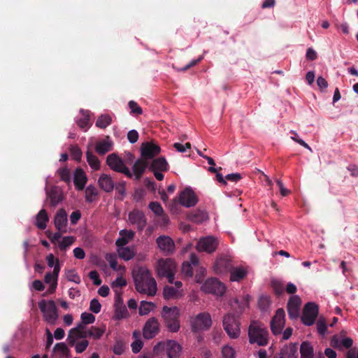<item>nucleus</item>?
Instances as JSON below:
<instances>
[{
  "instance_id": "obj_47",
  "label": "nucleus",
  "mask_w": 358,
  "mask_h": 358,
  "mask_svg": "<svg viewBox=\"0 0 358 358\" xmlns=\"http://www.w3.org/2000/svg\"><path fill=\"white\" fill-rule=\"evenodd\" d=\"M70 153L72 158L78 162H80L82 157V151L78 145H71L70 147Z\"/></svg>"
},
{
  "instance_id": "obj_14",
  "label": "nucleus",
  "mask_w": 358,
  "mask_h": 358,
  "mask_svg": "<svg viewBox=\"0 0 358 358\" xmlns=\"http://www.w3.org/2000/svg\"><path fill=\"white\" fill-rule=\"evenodd\" d=\"M232 259L229 256H221L215 261L213 269L216 273L222 274L229 272L233 268Z\"/></svg>"
},
{
  "instance_id": "obj_50",
  "label": "nucleus",
  "mask_w": 358,
  "mask_h": 358,
  "mask_svg": "<svg viewBox=\"0 0 358 358\" xmlns=\"http://www.w3.org/2000/svg\"><path fill=\"white\" fill-rule=\"evenodd\" d=\"M271 286L275 294L280 295L283 293L285 288L283 284L280 281L276 280H272Z\"/></svg>"
},
{
  "instance_id": "obj_30",
  "label": "nucleus",
  "mask_w": 358,
  "mask_h": 358,
  "mask_svg": "<svg viewBox=\"0 0 358 358\" xmlns=\"http://www.w3.org/2000/svg\"><path fill=\"white\" fill-rule=\"evenodd\" d=\"M113 148V143L109 141V137L107 136L106 140H101L96 143L95 150L99 155H104Z\"/></svg>"
},
{
  "instance_id": "obj_49",
  "label": "nucleus",
  "mask_w": 358,
  "mask_h": 358,
  "mask_svg": "<svg viewBox=\"0 0 358 358\" xmlns=\"http://www.w3.org/2000/svg\"><path fill=\"white\" fill-rule=\"evenodd\" d=\"M316 325H317V329L318 333L320 335H324L327 331V326L325 319L322 317H320L316 323Z\"/></svg>"
},
{
  "instance_id": "obj_10",
  "label": "nucleus",
  "mask_w": 358,
  "mask_h": 358,
  "mask_svg": "<svg viewBox=\"0 0 358 358\" xmlns=\"http://www.w3.org/2000/svg\"><path fill=\"white\" fill-rule=\"evenodd\" d=\"M160 151L161 148L157 144L150 142L143 143L141 148V158L150 162L160 153Z\"/></svg>"
},
{
  "instance_id": "obj_46",
  "label": "nucleus",
  "mask_w": 358,
  "mask_h": 358,
  "mask_svg": "<svg viewBox=\"0 0 358 358\" xmlns=\"http://www.w3.org/2000/svg\"><path fill=\"white\" fill-rule=\"evenodd\" d=\"M149 208L156 215H162L164 213V210L159 202L152 201L149 203Z\"/></svg>"
},
{
  "instance_id": "obj_58",
  "label": "nucleus",
  "mask_w": 358,
  "mask_h": 358,
  "mask_svg": "<svg viewBox=\"0 0 358 358\" xmlns=\"http://www.w3.org/2000/svg\"><path fill=\"white\" fill-rule=\"evenodd\" d=\"M124 345L121 341H117L113 346V351L117 355H121L124 352Z\"/></svg>"
},
{
  "instance_id": "obj_7",
  "label": "nucleus",
  "mask_w": 358,
  "mask_h": 358,
  "mask_svg": "<svg viewBox=\"0 0 358 358\" xmlns=\"http://www.w3.org/2000/svg\"><path fill=\"white\" fill-rule=\"evenodd\" d=\"M38 308L42 312L45 320L48 323L50 324H55L58 318V313L54 301L50 300L47 301L45 299H42L38 302Z\"/></svg>"
},
{
  "instance_id": "obj_41",
  "label": "nucleus",
  "mask_w": 358,
  "mask_h": 358,
  "mask_svg": "<svg viewBox=\"0 0 358 358\" xmlns=\"http://www.w3.org/2000/svg\"><path fill=\"white\" fill-rule=\"evenodd\" d=\"M57 174L62 181L66 183L71 182V173L66 167H63L58 169Z\"/></svg>"
},
{
  "instance_id": "obj_28",
  "label": "nucleus",
  "mask_w": 358,
  "mask_h": 358,
  "mask_svg": "<svg viewBox=\"0 0 358 358\" xmlns=\"http://www.w3.org/2000/svg\"><path fill=\"white\" fill-rule=\"evenodd\" d=\"M149 169L150 171H167L169 164L166 159L161 157L152 160L151 164H149Z\"/></svg>"
},
{
  "instance_id": "obj_9",
  "label": "nucleus",
  "mask_w": 358,
  "mask_h": 358,
  "mask_svg": "<svg viewBox=\"0 0 358 358\" xmlns=\"http://www.w3.org/2000/svg\"><path fill=\"white\" fill-rule=\"evenodd\" d=\"M319 307L313 302L307 303L303 310L301 322L306 326H311L318 315Z\"/></svg>"
},
{
  "instance_id": "obj_56",
  "label": "nucleus",
  "mask_w": 358,
  "mask_h": 358,
  "mask_svg": "<svg viewBox=\"0 0 358 358\" xmlns=\"http://www.w3.org/2000/svg\"><path fill=\"white\" fill-rule=\"evenodd\" d=\"M89 345V342L87 340H83L78 343H75V348L77 353H82L84 352Z\"/></svg>"
},
{
  "instance_id": "obj_17",
  "label": "nucleus",
  "mask_w": 358,
  "mask_h": 358,
  "mask_svg": "<svg viewBox=\"0 0 358 358\" xmlns=\"http://www.w3.org/2000/svg\"><path fill=\"white\" fill-rule=\"evenodd\" d=\"M176 264L175 262L171 259H161L158 262L157 271L161 277L167 275V274L176 272Z\"/></svg>"
},
{
  "instance_id": "obj_4",
  "label": "nucleus",
  "mask_w": 358,
  "mask_h": 358,
  "mask_svg": "<svg viewBox=\"0 0 358 358\" xmlns=\"http://www.w3.org/2000/svg\"><path fill=\"white\" fill-rule=\"evenodd\" d=\"M238 315L228 313L222 320V326L228 336L231 339L238 338L241 334V322Z\"/></svg>"
},
{
  "instance_id": "obj_15",
  "label": "nucleus",
  "mask_w": 358,
  "mask_h": 358,
  "mask_svg": "<svg viewBox=\"0 0 358 358\" xmlns=\"http://www.w3.org/2000/svg\"><path fill=\"white\" fill-rule=\"evenodd\" d=\"M217 245L218 242L216 238L213 236H207L199 241L196 249L199 252L212 253L216 250Z\"/></svg>"
},
{
  "instance_id": "obj_45",
  "label": "nucleus",
  "mask_w": 358,
  "mask_h": 358,
  "mask_svg": "<svg viewBox=\"0 0 358 358\" xmlns=\"http://www.w3.org/2000/svg\"><path fill=\"white\" fill-rule=\"evenodd\" d=\"M75 241V238L73 236L64 237L62 241L59 243V247L62 250H66Z\"/></svg>"
},
{
  "instance_id": "obj_2",
  "label": "nucleus",
  "mask_w": 358,
  "mask_h": 358,
  "mask_svg": "<svg viewBox=\"0 0 358 358\" xmlns=\"http://www.w3.org/2000/svg\"><path fill=\"white\" fill-rule=\"evenodd\" d=\"M248 338L250 344L266 346L268 343V331L257 321H252L248 327Z\"/></svg>"
},
{
  "instance_id": "obj_52",
  "label": "nucleus",
  "mask_w": 358,
  "mask_h": 358,
  "mask_svg": "<svg viewBox=\"0 0 358 358\" xmlns=\"http://www.w3.org/2000/svg\"><path fill=\"white\" fill-rule=\"evenodd\" d=\"M126 182L125 181H121L116 185H115V188L117 191V192L121 196V198H120L121 200L123 199L124 196L126 194Z\"/></svg>"
},
{
  "instance_id": "obj_34",
  "label": "nucleus",
  "mask_w": 358,
  "mask_h": 358,
  "mask_svg": "<svg viewBox=\"0 0 358 358\" xmlns=\"http://www.w3.org/2000/svg\"><path fill=\"white\" fill-rule=\"evenodd\" d=\"M163 296L165 299H178L182 296L181 291L171 286L166 285L164 287Z\"/></svg>"
},
{
  "instance_id": "obj_18",
  "label": "nucleus",
  "mask_w": 358,
  "mask_h": 358,
  "mask_svg": "<svg viewBox=\"0 0 358 358\" xmlns=\"http://www.w3.org/2000/svg\"><path fill=\"white\" fill-rule=\"evenodd\" d=\"M129 220L132 224H136L139 231H143L147 224L144 213L137 210L129 213Z\"/></svg>"
},
{
  "instance_id": "obj_32",
  "label": "nucleus",
  "mask_w": 358,
  "mask_h": 358,
  "mask_svg": "<svg viewBox=\"0 0 358 358\" xmlns=\"http://www.w3.org/2000/svg\"><path fill=\"white\" fill-rule=\"evenodd\" d=\"M36 226L40 229H45L49 221V217L45 209L41 210L36 217Z\"/></svg>"
},
{
  "instance_id": "obj_53",
  "label": "nucleus",
  "mask_w": 358,
  "mask_h": 358,
  "mask_svg": "<svg viewBox=\"0 0 358 358\" xmlns=\"http://www.w3.org/2000/svg\"><path fill=\"white\" fill-rule=\"evenodd\" d=\"M131 113L136 115H141L143 113L142 108L134 101H130L128 103Z\"/></svg>"
},
{
  "instance_id": "obj_23",
  "label": "nucleus",
  "mask_w": 358,
  "mask_h": 358,
  "mask_svg": "<svg viewBox=\"0 0 358 358\" xmlns=\"http://www.w3.org/2000/svg\"><path fill=\"white\" fill-rule=\"evenodd\" d=\"M156 242L160 250L167 252L168 254H171L173 252L175 249V243L170 237L166 236H160L157 238Z\"/></svg>"
},
{
  "instance_id": "obj_31",
  "label": "nucleus",
  "mask_w": 358,
  "mask_h": 358,
  "mask_svg": "<svg viewBox=\"0 0 358 358\" xmlns=\"http://www.w3.org/2000/svg\"><path fill=\"white\" fill-rule=\"evenodd\" d=\"M88 336L87 331H79L77 329H71L69 331L67 341L69 345L73 346L77 338H86Z\"/></svg>"
},
{
  "instance_id": "obj_51",
  "label": "nucleus",
  "mask_w": 358,
  "mask_h": 358,
  "mask_svg": "<svg viewBox=\"0 0 358 358\" xmlns=\"http://www.w3.org/2000/svg\"><path fill=\"white\" fill-rule=\"evenodd\" d=\"M80 317L83 323L86 324H92L95 321V316L86 312L82 313Z\"/></svg>"
},
{
  "instance_id": "obj_55",
  "label": "nucleus",
  "mask_w": 358,
  "mask_h": 358,
  "mask_svg": "<svg viewBox=\"0 0 358 358\" xmlns=\"http://www.w3.org/2000/svg\"><path fill=\"white\" fill-rule=\"evenodd\" d=\"M106 259L109 262L111 268H113V270H117V262L116 260L115 255L112 253L107 254Z\"/></svg>"
},
{
  "instance_id": "obj_27",
  "label": "nucleus",
  "mask_w": 358,
  "mask_h": 358,
  "mask_svg": "<svg viewBox=\"0 0 358 358\" xmlns=\"http://www.w3.org/2000/svg\"><path fill=\"white\" fill-rule=\"evenodd\" d=\"M208 218L206 211L201 209H196L187 215V219L194 223L199 224Z\"/></svg>"
},
{
  "instance_id": "obj_44",
  "label": "nucleus",
  "mask_w": 358,
  "mask_h": 358,
  "mask_svg": "<svg viewBox=\"0 0 358 358\" xmlns=\"http://www.w3.org/2000/svg\"><path fill=\"white\" fill-rule=\"evenodd\" d=\"M234 349L229 345H224L222 349V358H235Z\"/></svg>"
},
{
  "instance_id": "obj_12",
  "label": "nucleus",
  "mask_w": 358,
  "mask_h": 358,
  "mask_svg": "<svg viewBox=\"0 0 358 358\" xmlns=\"http://www.w3.org/2000/svg\"><path fill=\"white\" fill-rule=\"evenodd\" d=\"M159 331V324L155 317L148 319L143 328V336L145 339H152Z\"/></svg>"
},
{
  "instance_id": "obj_43",
  "label": "nucleus",
  "mask_w": 358,
  "mask_h": 358,
  "mask_svg": "<svg viewBox=\"0 0 358 358\" xmlns=\"http://www.w3.org/2000/svg\"><path fill=\"white\" fill-rule=\"evenodd\" d=\"M104 333V329L92 327L90 329L87 331L88 336L92 337L94 339L100 338Z\"/></svg>"
},
{
  "instance_id": "obj_19",
  "label": "nucleus",
  "mask_w": 358,
  "mask_h": 358,
  "mask_svg": "<svg viewBox=\"0 0 358 358\" xmlns=\"http://www.w3.org/2000/svg\"><path fill=\"white\" fill-rule=\"evenodd\" d=\"M250 296L248 294L239 298H233L229 301L230 306L236 311V315H241L245 308L249 306Z\"/></svg>"
},
{
  "instance_id": "obj_35",
  "label": "nucleus",
  "mask_w": 358,
  "mask_h": 358,
  "mask_svg": "<svg viewBox=\"0 0 358 358\" xmlns=\"http://www.w3.org/2000/svg\"><path fill=\"white\" fill-rule=\"evenodd\" d=\"M47 194L48 198L50 199V203L53 206L62 201V193L57 187L51 189Z\"/></svg>"
},
{
  "instance_id": "obj_22",
  "label": "nucleus",
  "mask_w": 358,
  "mask_h": 358,
  "mask_svg": "<svg viewBox=\"0 0 358 358\" xmlns=\"http://www.w3.org/2000/svg\"><path fill=\"white\" fill-rule=\"evenodd\" d=\"M149 162H145L142 158H138L132 166L133 178L136 180H139L145 173L146 169L149 167Z\"/></svg>"
},
{
  "instance_id": "obj_54",
  "label": "nucleus",
  "mask_w": 358,
  "mask_h": 358,
  "mask_svg": "<svg viewBox=\"0 0 358 358\" xmlns=\"http://www.w3.org/2000/svg\"><path fill=\"white\" fill-rule=\"evenodd\" d=\"M101 305L99 303V300L96 299H93L90 301V310L94 313H99L101 311Z\"/></svg>"
},
{
  "instance_id": "obj_57",
  "label": "nucleus",
  "mask_w": 358,
  "mask_h": 358,
  "mask_svg": "<svg viewBox=\"0 0 358 358\" xmlns=\"http://www.w3.org/2000/svg\"><path fill=\"white\" fill-rule=\"evenodd\" d=\"M132 352L135 354L139 352L143 346L141 339L135 340L131 345Z\"/></svg>"
},
{
  "instance_id": "obj_6",
  "label": "nucleus",
  "mask_w": 358,
  "mask_h": 358,
  "mask_svg": "<svg viewBox=\"0 0 358 358\" xmlns=\"http://www.w3.org/2000/svg\"><path fill=\"white\" fill-rule=\"evenodd\" d=\"M106 164L113 171L123 173L129 178H133L132 172L126 166L122 159L116 153H111L107 156Z\"/></svg>"
},
{
  "instance_id": "obj_3",
  "label": "nucleus",
  "mask_w": 358,
  "mask_h": 358,
  "mask_svg": "<svg viewBox=\"0 0 358 358\" xmlns=\"http://www.w3.org/2000/svg\"><path fill=\"white\" fill-rule=\"evenodd\" d=\"M161 316L169 331L176 333L179 331L180 328V310L176 306H163Z\"/></svg>"
},
{
  "instance_id": "obj_64",
  "label": "nucleus",
  "mask_w": 358,
  "mask_h": 358,
  "mask_svg": "<svg viewBox=\"0 0 358 358\" xmlns=\"http://www.w3.org/2000/svg\"><path fill=\"white\" fill-rule=\"evenodd\" d=\"M54 350L61 352L65 355L69 352V348L64 343H59L55 345Z\"/></svg>"
},
{
  "instance_id": "obj_63",
  "label": "nucleus",
  "mask_w": 358,
  "mask_h": 358,
  "mask_svg": "<svg viewBox=\"0 0 358 358\" xmlns=\"http://www.w3.org/2000/svg\"><path fill=\"white\" fill-rule=\"evenodd\" d=\"M81 217V213L80 210H77L73 211L70 215V221L72 224H76L78 223L79 220Z\"/></svg>"
},
{
  "instance_id": "obj_40",
  "label": "nucleus",
  "mask_w": 358,
  "mask_h": 358,
  "mask_svg": "<svg viewBox=\"0 0 358 358\" xmlns=\"http://www.w3.org/2000/svg\"><path fill=\"white\" fill-rule=\"evenodd\" d=\"M98 192L94 186L90 185L85 189V200L87 202L91 203L97 196Z\"/></svg>"
},
{
  "instance_id": "obj_24",
  "label": "nucleus",
  "mask_w": 358,
  "mask_h": 358,
  "mask_svg": "<svg viewBox=\"0 0 358 358\" xmlns=\"http://www.w3.org/2000/svg\"><path fill=\"white\" fill-rule=\"evenodd\" d=\"M199 264V259L196 255L192 254L189 257V261L184 262L182 265V273L187 277H192L193 267Z\"/></svg>"
},
{
  "instance_id": "obj_38",
  "label": "nucleus",
  "mask_w": 358,
  "mask_h": 358,
  "mask_svg": "<svg viewBox=\"0 0 358 358\" xmlns=\"http://www.w3.org/2000/svg\"><path fill=\"white\" fill-rule=\"evenodd\" d=\"M111 123L112 118L109 115H101L97 118L96 126L101 129H105Z\"/></svg>"
},
{
  "instance_id": "obj_36",
  "label": "nucleus",
  "mask_w": 358,
  "mask_h": 358,
  "mask_svg": "<svg viewBox=\"0 0 358 358\" xmlns=\"http://www.w3.org/2000/svg\"><path fill=\"white\" fill-rule=\"evenodd\" d=\"M119 257L125 260L129 261L132 259L135 255V252L129 247H122L117 250Z\"/></svg>"
},
{
  "instance_id": "obj_39",
  "label": "nucleus",
  "mask_w": 358,
  "mask_h": 358,
  "mask_svg": "<svg viewBox=\"0 0 358 358\" xmlns=\"http://www.w3.org/2000/svg\"><path fill=\"white\" fill-rule=\"evenodd\" d=\"M154 308H155V304L154 303L142 301L138 309L139 315H148Z\"/></svg>"
},
{
  "instance_id": "obj_42",
  "label": "nucleus",
  "mask_w": 358,
  "mask_h": 358,
  "mask_svg": "<svg viewBox=\"0 0 358 358\" xmlns=\"http://www.w3.org/2000/svg\"><path fill=\"white\" fill-rule=\"evenodd\" d=\"M83 112V117L78 120L76 121L78 125L83 129H87L89 127V122H90V115L88 112Z\"/></svg>"
},
{
  "instance_id": "obj_26",
  "label": "nucleus",
  "mask_w": 358,
  "mask_h": 358,
  "mask_svg": "<svg viewBox=\"0 0 358 358\" xmlns=\"http://www.w3.org/2000/svg\"><path fill=\"white\" fill-rule=\"evenodd\" d=\"M248 273V270L243 266H233L229 271L230 281L240 282L247 276Z\"/></svg>"
},
{
  "instance_id": "obj_21",
  "label": "nucleus",
  "mask_w": 358,
  "mask_h": 358,
  "mask_svg": "<svg viewBox=\"0 0 358 358\" xmlns=\"http://www.w3.org/2000/svg\"><path fill=\"white\" fill-rule=\"evenodd\" d=\"M67 213L66 210L63 208L59 209L54 219V224L55 228L62 233H66V225H67Z\"/></svg>"
},
{
  "instance_id": "obj_25",
  "label": "nucleus",
  "mask_w": 358,
  "mask_h": 358,
  "mask_svg": "<svg viewBox=\"0 0 358 358\" xmlns=\"http://www.w3.org/2000/svg\"><path fill=\"white\" fill-rule=\"evenodd\" d=\"M98 184L102 190L108 193L113 192L115 188V183L112 177L106 173H102L100 176Z\"/></svg>"
},
{
  "instance_id": "obj_8",
  "label": "nucleus",
  "mask_w": 358,
  "mask_h": 358,
  "mask_svg": "<svg viewBox=\"0 0 358 358\" xmlns=\"http://www.w3.org/2000/svg\"><path fill=\"white\" fill-rule=\"evenodd\" d=\"M213 324L211 315L207 312L200 313L191 320V328L193 332L208 331Z\"/></svg>"
},
{
  "instance_id": "obj_29",
  "label": "nucleus",
  "mask_w": 358,
  "mask_h": 358,
  "mask_svg": "<svg viewBox=\"0 0 358 358\" xmlns=\"http://www.w3.org/2000/svg\"><path fill=\"white\" fill-rule=\"evenodd\" d=\"M73 182L78 190H83L85 188L87 182V176L82 169H77L75 171Z\"/></svg>"
},
{
  "instance_id": "obj_1",
  "label": "nucleus",
  "mask_w": 358,
  "mask_h": 358,
  "mask_svg": "<svg viewBox=\"0 0 358 358\" xmlns=\"http://www.w3.org/2000/svg\"><path fill=\"white\" fill-rule=\"evenodd\" d=\"M135 288L139 293L155 296L157 292V282L151 272L145 267H139L133 272Z\"/></svg>"
},
{
  "instance_id": "obj_48",
  "label": "nucleus",
  "mask_w": 358,
  "mask_h": 358,
  "mask_svg": "<svg viewBox=\"0 0 358 358\" xmlns=\"http://www.w3.org/2000/svg\"><path fill=\"white\" fill-rule=\"evenodd\" d=\"M128 310L125 306L120 305L115 307V316L117 319L125 318L128 316Z\"/></svg>"
},
{
  "instance_id": "obj_62",
  "label": "nucleus",
  "mask_w": 358,
  "mask_h": 358,
  "mask_svg": "<svg viewBox=\"0 0 358 358\" xmlns=\"http://www.w3.org/2000/svg\"><path fill=\"white\" fill-rule=\"evenodd\" d=\"M138 136V133L134 129L131 130L127 133V138L131 143H135L137 142Z\"/></svg>"
},
{
  "instance_id": "obj_13",
  "label": "nucleus",
  "mask_w": 358,
  "mask_h": 358,
  "mask_svg": "<svg viewBox=\"0 0 358 358\" xmlns=\"http://www.w3.org/2000/svg\"><path fill=\"white\" fill-rule=\"evenodd\" d=\"M203 289L206 292L212 293L217 296H222L226 290L223 283L216 278H210L206 281Z\"/></svg>"
},
{
  "instance_id": "obj_5",
  "label": "nucleus",
  "mask_w": 358,
  "mask_h": 358,
  "mask_svg": "<svg viewBox=\"0 0 358 358\" xmlns=\"http://www.w3.org/2000/svg\"><path fill=\"white\" fill-rule=\"evenodd\" d=\"M166 350L168 358H179L182 347L173 340H169L166 342H159L153 348V352L159 355Z\"/></svg>"
},
{
  "instance_id": "obj_60",
  "label": "nucleus",
  "mask_w": 358,
  "mask_h": 358,
  "mask_svg": "<svg viewBox=\"0 0 358 358\" xmlns=\"http://www.w3.org/2000/svg\"><path fill=\"white\" fill-rule=\"evenodd\" d=\"M67 279L76 283L80 282V278L74 270H69L66 273Z\"/></svg>"
},
{
  "instance_id": "obj_20",
  "label": "nucleus",
  "mask_w": 358,
  "mask_h": 358,
  "mask_svg": "<svg viewBox=\"0 0 358 358\" xmlns=\"http://www.w3.org/2000/svg\"><path fill=\"white\" fill-rule=\"evenodd\" d=\"M301 299L297 295L292 296L287 303V312L291 319H296L299 315Z\"/></svg>"
},
{
  "instance_id": "obj_11",
  "label": "nucleus",
  "mask_w": 358,
  "mask_h": 358,
  "mask_svg": "<svg viewBox=\"0 0 358 358\" xmlns=\"http://www.w3.org/2000/svg\"><path fill=\"white\" fill-rule=\"evenodd\" d=\"M285 313L282 308H278L271 321V329L274 335H278L282 333L285 325Z\"/></svg>"
},
{
  "instance_id": "obj_16",
  "label": "nucleus",
  "mask_w": 358,
  "mask_h": 358,
  "mask_svg": "<svg viewBox=\"0 0 358 358\" xmlns=\"http://www.w3.org/2000/svg\"><path fill=\"white\" fill-rule=\"evenodd\" d=\"M178 200L182 206L187 208L194 206L198 202L196 196L189 187L185 188L180 193Z\"/></svg>"
},
{
  "instance_id": "obj_61",
  "label": "nucleus",
  "mask_w": 358,
  "mask_h": 358,
  "mask_svg": "<svg viewBox=\"0 0 358 358\" xmlns=\"http://www.w3.org/2000/svg\"><path fill=\"white\" fill-rule=\"evenodd\" d=\"M111 285L113 288L123 287L127 285V281L122 276L117 277Z\"/></svg>"
},
{
  "instance_id": "obj_33",
  "label": "nucleus",
  "mask_w": 358,
  "mask_h": 358,
  "mask_svg": "<svg viewBox=\"0 0 358 358\" xmlns=\"http://www.w3.org/2000/svg\"><path fill=\"white\" fill-rule=\"evenodd\" d=\"M301 358H314L313 347L308 341H303L300 347Z\"/></svg>"
},
{
  "instance_id": "obj_59",
  "label": "nucleus",
  "mask_w": 358,
  "mask_h": 358,
  "mask_svg": "<svg viewBox=\"0 0 358 358\" xmlns=\"http://www.w3.org/2000/svg\"><path fill=\"white\" fill-rule=\"evenodd\" d=\"M89 277L91 280H93V283L96 286L100 285L102 282L101 280L99 278L98 272L95 270L90 272Z\"/></svg>"
},
{
  "instance_id": "obj_37",
  "label": "nucleus",
  "mask_w": 358,
  "mask_h": 358,
  "mask_svg": "<svg viewBox=\"0 0 358 358\" xmlns=\"http://www.w3.org/2000/svg\"><path fill=\"white\" fill-rule=\"evenodd\" d=\"M86 156L90 167L94 170H99L100 169V162L98 157L90 150L87 151Z\"/></svg>"
}]
</instances>
